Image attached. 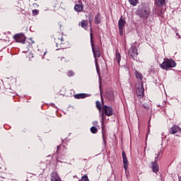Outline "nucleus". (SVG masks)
I'll return each mask as SVG.
<instances>
[{
	"mask_svg": "<svg viewBox=\"0 0 181 181\" xmlns=\"http://www.w3.org/2000/svg\"><path fill=\"white\" fill-rule=\"evenodd\" d=\"M96 69L97 70H98V66L97 65V64H96Z\"/></svg>",
	"mask_w": 181,
	"mask_h": 181,
	"instance_id": "37",
	"label": "nucleus"
},
{
	"mask_svg": "<svg viewBox=\"0 0 181 181\" xmlns=\"http://www.w3.org/2000/svg\"><path fill=\"white\" fill-rule=\"evenodd\" d=\"M104 114H105L107 115V117H111V116L114 115V109H112V107L110 106L105 105L103 107L102 115H104Z\"/></svg>",
	"mask_w": 181,
	"mask_h": 181,
	"instance_id": "7",
	"label": "nucleus"
},
{
	"mask_svg": "<svg viewBox=\"0 0 181 181\" xmlns=\"http://www.w3.org/2000/svg\"><path fill=\"white\" fill-rule=\"evenodd\" d=\"M137 15H139V18L143 21H145V19H148L149 15H151V8L149 6H146V4H142L139 6Z\"/></svg>",
	"mask_w": 181,
	"mask_h": 181,
	"instance_id": "1",
	"label": "nucleus"
},
{
	"mask_svg": "<svg viewBox=\"0 0 181 181\" xmlns=\"http://www.w3.org/2000/svg\"><path fill=\"white\" fill-rule=\"evenodd\" d=\"M128 56L130 59H134L138 56V49H136L135 43H133L132 47L129 48L128 51Z\"/></svg>",
	"mask_w": 181,
	"mask_h": 181,
	"instance_id": "5",
	"label": "nucleus"
},
{
	"mask_svg": "<svg viewBox=\"0 0 181 181\" xmlns=\"http://www.w3.org/2000/svg\"><path fill=\"white\" fill-rule=\"evenodd\" d=\"M81 180H82V181H90V180L88 179V176H87V175H83L82 177H81Z\"/></svg>",
	"mask_w": 181,
	"mask_h": 181,
	"instance_id": "31",
	"label": "nucleus"
},
{
	"mask_svg": "<svg viewBox=\"0 0 181 181\" xmlns=\"http://www.w3.org/2000/svg\"><path fill=\"white\" fill-rule=\"evenodd\" d=\"M151 169L154 173H158V172H159V165L158 164L157 160H155L154 162L151 163Z\"/></svg>",
	"mask_w": 181,
	"mask_h": 181,
	"instance_id": "14",
	"label": "nucleus"
},
{
	"mask_svg": "<svg viewBox=\"0 0 181 181\" xmlns=\"http://www.w3.org/2000/svg\"><path fill=\"white\" fill-rule=\"evenodd\" d=\"M160 67H161L163 70H169V69L176 67V62L172 59L165 58L163 62L160 64Z\"/></svg>",
	"mask_w": 181,
	"mask_h": 181,
	"instance_id": "3",
	"label": "nucleus"
},
{
	"mask_svg": "<svg viewBox=\"0 0 181 181\" xmlns=\"http://www.w3.org/2000/svg\"><path fill=\"white\" fill-rule=\"evenodd\" d=\"M129 2L130 5H132V6H136L138 4V0H129Z\"/></svg>",
	"mask_w": 181,
	"mask_h": 181,
	"instance_id": "26",
	"label": "nucleus"
},
{
	"mask_svg": "<svg viewBox=\"0 0 181 181\" xmlns=\"http://www.w3.org/2000/svg\"><path fill=\"white\" fill-rule=\"evenodd\" d=\"M155 4L158 6H163V4H165V0H156Z\"/></svg>",
	"mask_w": 181,
	"mask_h": 181,
	"instance_id": "22",
	"label": "nucleus"
},
{
	"mask_svg": "<svg viewBox=\"0 0 181 181\" xmlns=\"http://www.w3.org/2000/svg\"><path fill=\"white\" fill-rule=\"evenodd\" d=\"M62 22H58L57 27L59 28V29H62Z\"/></svg>",
	"mask_w": 181,
	"mask_h": 181,
	"instance_id": "34",
	"label": "nucleus"
},
{
	"mask_svg": "<svg viewBox=\"0 0 181 181\" xmlns=\"http://www.w3.org/2000/svg\"><path fill=\"white\" fill-rule=\"evenodd\" d=\"M96 108H98V111H101L103 110V107H101V103L100 101H96Z\"/></svg>",
	"mask_w": 181,
	"mask_h": 181,
	"instance_id": "27",
	"label": "nucleus"
},
{
	"mask_svg": "<svg viewBox=\"0 0 181 181\" xmlns=\"http://www.w3.org/2000/svg\"><path fill=\"white\" fill-rule=\"evenodd\" d=\"M52 4V6H54V8H58L60 3L57 0H53Z\"/></svg>",
	"mask_w": 181,
	"mask_h": 181,
	"instance_id": "25",
	"label": "nucleus"
},
{
	"mask_svg": "<svg viewBox=\"0 0 181 181\" xmlns=\"http://www.w3.org/2000/svg\"><path fill=\"white\" fill-rule=\"evenodd\" d=\"M57 162H60V161L59 160V158H57Z\"/></svg>",
	"mask_w": 181,
	"mask_h": 181,
	"instance_id": "39",
	"label": "nucleus"
},
{
	"mask_svg": "<svg viewBox=\"0 0 181 181\" xmlns=\"http://www.w3.org/2000/svg\"><path fill=\"white\" fill-rule=\"evenodd\" d=\"M158 107H160V105H158Z\"/></svg>",
	"mask_w": 181,
	"mask_h": 181,
	"instance_id": "40",
	"label": "nucleus"
},
{
	"mask_svg": "<svg viewBox=\"0 0 181 181\" xmlns=\"http://www.w3.org/2000/svg\"><path fill=\"white\" fill-rule=\"evenodd\" d=\"M62 148H64V146H57V152H59Z\"/></svg>",
	"mask_w": 181,
	"mask_h": 181,
	"instance_id": "33",
	"label": "nucleus"
},
{
	"mask_svg": "<svg viewBox=\"0 0 181 181\" xmlns=\"http://www.w3.org/2000/svg\"><path fill=\"white\" fill-rule=\"evenodd\" d=\"M107 97L108 98V100H114V93H112V92L108 93V95H107Z\"/></svg>",
	"mask_w": 181,
	"mask_h": 181,
	"instance_id": "29",
	"label": "nucleus"
},
{
	"mask_svg": "<svg viewBox=\"0 0 181 181\" xmlns=\"http://www.w3.org/2000/svg\"><path fill=\"white\" fill-rule=\"evenodd\" d=\"M55 43H56V47H58V49H66V43H67V41L64 40L63 37V35H61L57 38H55Z\"/></svg>",
	"mask_w": 181,
	"mask_h": 181,
	"instance_id": "4",
	"label": "nucleus"
},
{
	"mask_svg": "<svg viewBox=\"0 0 181 181\" xmlns=\"http://www.w3.org/2000/svg\"><path fill=\"white\" fill-rule=\"evenodd\" d=\"M33 6L34 8H36V7H38L39 5H37V4H36V3H34V4H33Z\"/></svg>",
	"mask_w": 181,
	"mask_h": 181,
	"instance_id": "35",
	"label": "nucleus"
},
{
	"mask_svg": "<svg viewBox=\"0 0 181 181\" xmlns=\"http://www.w3.org/2000/svg\"><path fill=\"white\" fill-rule=\"evenodd\" d=\"M122 156L123 159L124 168L125 170H127V169H128V158L127 157V153L125 151H122Z\"/></svg>",
	"mask_w": 181,
	"mask_h": 181,
	"instance_id": "12",
	"label": "nucleus"
},
{
	"mask_svg": "<svg viewBox=\"0 0 181 181\" xmlns=\"http://www.w3.org/2000/svg\"><path fill=\"white\" fill-rule=\"evenodd\" d=\"M126 23L127 21H125V20L122 18V16L118 21L119 33L120 36H122V35H124V28H125Z\"/></svg>",
	"mask_w": 181,
	"mask_h": 181,
	"instance_id": "9",
	"label": "nucleus"
},
{
	"mask_svg": "<svg viewBox=\"0 0 181 181\" xmlns=\"http://www.w3.org/2000/svg\"><path fill=\"white\" fill-rule=\"evenodd\" d=\"M79 25H81V28H82L83 29H85V30H87V29H88V23L86 20H82L79 23Z\"/></svg>",
	"mask_w": 181,
	"mask_h": 181,
	"instance_id": "15",
	"label": "nucleus"
},
{
	"mask_svg": "<svg viewBox=\"0 0 181 181\" xmlns=\"http://www.w3.org/2000/svg\"><path fill=\"white\" fill-rule=\"evenodd\" d=\"M101 100H102V103L104 105V102L103 101V98H101Z\"/></svg>",
	"mask_w": 181,
	"mask_h": 181,
	"instance_id": "38",
	"label": "nucleus"
},
{
	"mask_svg": "<svg viewBox=\"0 0 181 181\" xmlns=\"http://www.w3.org/2000/svg\"><path fill=\"white\" fill-rule=\"evenodd\" d=\"M25 56L27 62H31L32 59H33V53H32L29 51L25 52Z\"/></svg>",
	"mask_w": 181,
	"mask_h": 181,
	"instance_id": "16",
	"label": "nucleus"
},
{
	"mask_svg": "<svg viewBox=\"0 0 181 181\" xmlns=\"http://www.w3.org/2000/svg\"><path fill=\"white\" fill-rule=\"evenodd\" d=\"M74 74H76V73H74V71L73 70H69L66 72V76L68 77H73Z\"/></svg>",
	"mask_w": 181,
	"mask_h": 181,
	"instance_id": "24",
	"label": "nucleus"
},
{
	"mask_svg": "<svg viewBox=\"0 0 181 181\" xmlns=\"http://www.w3.org/2000/svg\"><path fill=\"white\" fill-rule=\"evenodd\" d=\"M98 121L93 122V125H98Z\"/></svg>",
	"mask_w": 181,
	"mask_h": 181,
	"instance_id": "36",
	"label": "nucleus"
},
{
	"mask_svg": "<svg viewBox=\"0 0 181 181\" xmlns=\"http://www.w3.org/2000/svg\"><path fill=\"white\" fill-rule=\"evenodd\" d=\"M51 180L52 181H62V180L60 179V177H59V175H57L52 176Z\"/></svg>",
	"mask_w": 181,
	"mask_h": 181,
	"instance_id": "23",
	"label": "nucleus"
},
{
	"mask_svg": "<svg viewBox=\"0 0 181 181\" xmlns=\"http://www.w3.org/2000/svg\"><path fill=\"white\" fill-rule=\"evenodd\" d=\"M136 95L139 100L144 98L145 95V89L144 88V83H139L136 88Z\"/></svg>",
	"mask_w": 181,
	"mask_h": 181,
	"instance_id": "6",
	"label": "nucleus"
},
{
	"mask_svg": "<svg viewBox=\"0 0 181 181\" xmlns=\"http://www.w3.org/2000/svg\"><path fill=\"white\" fill-rule=\"evenodd\" d=\"M90 45L92 48V52L93 53V56L95 59H97V57H101V51H100V47H98V45H94V40L93 39V28H90Z\"/></svg>",
	"mask_w": 181,
	"mask_h": 181,
	"instance_id": "2",
	"label": "nucleus"
},
{
	"mask_svg": "<svg viewBox=\"0 0 181 181\" xmlns=\"http://www.w3.org/2000/svg\"><path fill=\"white\" fill-rule=\"evenodd\" d=\"M135 76H136V78H137L138 80L142 81V78H144V76H142V74H141L138 71H135Z\"/></svg>",
	"mask_w": 181,
	"mask_h": 181,
	"instance_id": "21",
	"label": "nucleus"
},
{
	"mask_svg": "<svg viewBox=\"0 0 181 181\" xmlns=\"http://www.w3.org/2000/svg\"><path fill=\"white\" fill-rule=\"evenodd\" d=\"M115 62H117V64L119 66V63H121V54L116 50Z\"/></svg>",
	"mask_w": 181,
	"mask_h": 181,
	"instance_id": "17",
	"label": "nucleus"
},
{
	"mask_svg": "<svg viewBox=\"0 0 181 181\" xmlns=\"http://www.w3.org/2000/svg\"><path fill=\"white\" fill-rule=\"evenodd\" d=\"M100 13H98L95 16V23L96 25H100L101 23V17L100 16Z\"/></svg>",
	"mask_w": 181,
	"mask_h": 181,
	"instance_id": "19",
	"label": "nucleus"
},
{
	"mask_svg": "<svg viewBox=\"0 0 181 181\" xmlns=\"http://www.w3.org/2000/svg\"><path fill=\"white\" fill-rule=\"evenodd\" d=\"M159 159H160V152H158L155 156V160L158 162Z\"/></svg>",
	"mask_w": 181,
	"mask_h": 181,
	"instance_id": "30",
	"label": "nucleus"
},
{
	"mask_svg": "<svg viewBox=\"0 0 181 181\" xmlns=\"http://www.w3.org/2000/svg\"><path fill=\"white\" fill-rule=\"evenodd\" d=\"M33 15L34 16L39 15V10L37 9L33 10Z\"/></svg>",
	"mask_w": 181,
	"mask_h": 181,
	"instance_id": "32",
	"label": "nucleus"
},
{
	"mask_svg": "<svg viewBox=\"0 0 181 181\" xmlns=\"http://www.w3.org/2000/svg\"><path fill=\"white\" fill-rule=\"evenodd\" d=\"M168 132L171 135H175V134H177V132H181V129L179 126L175 124L169 129Z\"/></svg>",
	"mask_w": 181,
	"mask_h": 181,
	"instance_id": "11",
	"label": "nucleus"
},
{
	"mask_svg": "<svg viewBox=\"0 0 181 181\" xmlns=\"http://www.w3.org/2000/svg\"><path fill=\"white\" fill-rule=\"evenodd\" d=\"M83 9H84V6L83 5L81 0H79L78 4H76L74 6V11H76V12H82Z\"/></svg>",
	"mask_w": 181,
	"mask_h": 181,
	"instance_id": "13",
	"label": "nucleus"
},
{
	"mask_svg": "<svg viewBox=\"0 0 181 181\" xmlns=\"http://www.w3.org/2000/svg\"><path fill=\"white\" fill-rule=\"evenodd\" d=\"M153 15L156 16V18L160 16V15H163V11L162 10V8H160V6H156L153 9Z\"/></svg>",
	"mask_w": 181,
	"mask_h": 181,
	"instance_id": "10",
	"label": "nucleus"
},
{
	"mask_svg": "<svg viewBox=\"0 0 181 181\" xmlns=\"http://www.w3.org/2000/svg\"><path fill=\"white\" fill-rule=\"evenodd\" d=\"M35 1H37V0H35Z\"/></svg>",
	"mask_w": 181,
	"mask_h": 181,
	"instance_id": "41",
	"label": "nucleus"
},
{
	"mask_svg": "<svg viewBox=\"0 0 181 181\" xmlns=\"http://www.w3.org/2000/svg\"><path fill=\"white\" fill-rule=\"evenodd\" d=\"M90 132L92 134H97V132H98V129H97L95 127H90Z\"/></svg>",
	"mask_w": 181,
	"mask_h": 181,
	"instance_id": "28",
	"label": "nucleus"
},
{
	"mask_svg": "<svg viewBox=\"0 0 181 181\" xmlns=\"http://www.w3.org/2000/svg\"><path fill=\"white\" fill-rule=\"evenodd\" d=\"M74 98H76V100H81L83 98H87V94L86 93H78L74 95Z\"/></svg>",
	"mask_w": 181,
	"mask_h": 181,
	"instance_id": "18",
	"label": "nucleus"
},
{
	"mask_svg": "<svg viewBox=\"0 0 181 181\" xmlns=\"http://www.w3.org/2000/svg\"><path fill=\"white\" fill-rule=\"evenodd\" d=\"M101 128H102V132H103V139L104 142H105V137L104 136V129L105 128V126L104 125V117L102 118Z\"/></svg>",
	"mask_w": 181,
	"mask_h": 181,
	"instance_id": "20",
	"label": "nucleus"
},
{
	"mask_svg": "<svg viewBox=\"0 0 181 181\" xmlns=\"http://www.w3.org/2000/svg\"><path fill=\"white\" fill-rule=\"evenodd\" d=\"M13 39L14 40H16V42H17L18 43H22L23 45H25V40H26V37L25 36V35H23V33H18L16 34L13 36Z\"/></svg>",
	"mask_w": 181,
	"mask_h": 181,
	"instance_id": "8",
	"label": "nucleus"
}]
</instances>
